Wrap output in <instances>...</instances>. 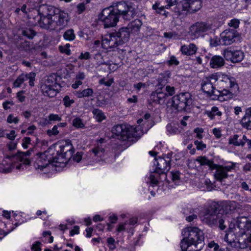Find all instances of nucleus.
I'll list each match as a JSON object with an SVG mask.
<instances>
[{
	"label": "nucleus",
	"mask_w": 251,
	"mask_h": 251,
	"mask_svg": "<svg viewBox=\"0 0 251 251\" xmlns=\"http://www.w3.org/2000/svg\"><path fill=\"white\" fill-rule=\"evenodd\" d=\"M206 113L211 120L214 119L216 116H221L222 114V112L219 110L218 108L216 106L212 107L210 111H206Z\"/></svg>",
	"instance_id": "37"
},
{
	"label": "nucleus",
	"mask_w": 251,
	"mask_h": 251,
	"mask_svg": "<svg viewBox=\"0 0 251 251\" xmlns=\"http://www.w3.org/2000/svg\"><path fill=\"white\" fill-rule=\"evenodd\" d=\"M172 179L173 181L180 179V172L178 171H172L171 172Z\"/></svg>",
	"instance_id": "52"
},
{
	"label": "nucleus",
	"mask_w": 251,
	"mask_h": 251,
	"mask_svg": "<svg viewBox=\"0 0 251 251\" xmlns=\"http://www.w3.org/2000/svg\"><path fill=\"white\" fill-rule=\"evenodd\" d=\"M59 133L58 130V126L55 125L51 129H48L47 131V134L50 137L54 135H57Z\"/></svg>",
	"instance_id": "45"
},
{
	"label": "nucleus",
	"mask_w": 251,
	"mask_h": 251,
	"mask_svg": "<svg viewBox=\"0 0 251 251\" xmlns=\"http://www.w3.org/2000/svg\"><path fill=\"white\" fill-rule=\"evenodd\" d=\"M127 225V222L124 223H120L119 224L117 228V231L120 232L125 231L126 229V226Z\"/></svg>",
	"instance_id": "59"
},
{
	"label": "nucleus",
	"mask_w": 251,
	"mask_h": 251,
	"mask_svg": "<svg viewBox=\"0 0 251 251\" xmlns=\"http://www.w3.org/2000/svg\"><path fill=\"white\" fill-rule=\"evenodd\" d=\"M38 12L40 16L53 17L56 12H58V8L52 5L43 4L39 6Z\"/></svg>",
	"instance_id": "24"
},
{
	"label": "nucleus",
	"mask_w": 251,
	"mask_h": 251,
	"mask_svg": "<svg viewBox=\"0 0 251 251\" xmlns=\"http://www.w3.org/2000/svg\"><path fill=\"white\" fill-rule=\"evenodd\" d=\"M58 75L52 74L48 76L41 85V90L43 95L50 98L55 97L61 90V85L57 82Z\"/></svg>",
	"instance_id": "9"
},
{
	"label": "nucleus",
	"mask_w": 251,
	"mask_h": 251,
	"mask_svg": "<svg viewBox=\"0 0 251 251\" xmlns=\"http://www.w3.org/2000/svg\"><path fill=\"white\" fill-rule=\"evenodd\" d=\"M210 66L213 68H218L221 67L225 64V60L223 58L220 56H213L210 62Z\"/></svg>",
	"instance_id": "30"
},
{
	"label": "nucleus",
	"mask_w": 251,
	"mask_h": 251,
	"mask_svg": "<svg viewBox=\"0 0 251 251\" xmlns=\"http://www.w3.org/2000/svg\"><path fill=\"white\" fill-rule=\"evenodd\" d=\"M19 165L18 160H13V155L7 156L5 159L2 161L0 166V169L2 173H8L10 172L14 168L16 169V166Z\"/></svg>",
	"instance_id": "23"
},
{
	"label": "nucleus",
	"mask_w": 251,
	"mask_h": 251,
	"mask_svg": "<svg viewBox=\"0 0 251 251\" xmlns=\"http://www.w3.org/2000/svg\"><path fill=\"white\" fill-rule=\"evenodd\" d=\"M48 119L50 121H60L61 117L58 115L50 114L48 116Z\"/></svg>",
	"instance_id": "53"
},
{
	"label": "nucleus",
	"mask_w": 251,
	"mask_h": 251,
	"mask_svg": "<svg viewBox=\"0 0 251 251\" xmlns=\"http://www.w3.org/2000/svg\"><path fill=\"white\" fill-rule=\"evenodd\" d=\"M223 54L227 61H230L232 63L239 62L244 57L243 51L231 48H227L224 50Z\"/></svg>",
	"instance_id": "16"
},
{
	"label": "nucleus",
	"mask_w": 251,
	"mask_h": 251,
	"mask_svg": "<svg viewBox=\"0 0 251 251\" xmlns=\"http://www.w3.org/2000/svg\"><path fill=\"white\" fill-rule=\"evenodd\" d=\"M214 75L217 84L225 87L220 90L221 95L218 97L219 100H228L237 96L239 87L235 78L222 73H215Z\"/></svg>",
	"instance_id": "6"
},
{
	"label": "nucleus",
	"mask_w": 251,
	"mask_h": 251,
	"mask_svg": "<svg viewBox=\"0 0 251 251\" xmlns=\"http://www.w3.org/2000/svg\"><path fill=\"white\" fill-rule=\"evenodd\" d=\"M248 113V112L246 110L245 114L241 120V124L243 127L251 130V115L248 114H250Z\"/></svg>",
	"instance_id": "33"
},
{
	"label": "nucleus",
	"mask_w": 251,
	"mask_h": 251,
	"mask_svg": "<svg viewBox=\"0 0 251 251\" xmlns=\"http://www.w3.org/2000/svg\"><path fill=\"white\" fill-rule=\"evenodd\" d=\"M240 22L239 20L233 19L230 21L228 25L230 27H233L234 28H237L239 27Z\"/></svg>",
	"instance_id": "50"
},
{
	"label": "nucleus",
	"mask_w": 251,
	"mask_h": 251,
	"mask_svg": "<svg viewBox=\"0 0 251 251\" xmlns=\"http://www.w3.org/2000/svg\"><path fill=\"white\" fill-rule=\"evenodd\" d=\"M103 141V139H100L97 146L92 150V153L94 155L93 157H96L95 159L97 161H104L108 163H112L115 159V155L111 152L106 154L104 153L105 149L102 145Z\"/></svg>",
	"instance_id": "11"
},
{
	"label": "nucleus",
	"mask_w": 251,
	"mask_h": 251,
	"mask_svg": "<svg viewBox=\"0 0 251 251\" xmlns=\"http://www.w3.org/2000/svg\"><path fill=\"white\" fill-rule=\"evenodd\" d=\"M91 57V55L89 52H81L78 57L79 59H89Z\"/></svg>",
	"instance_id": "57"
},
{
	"label": "nucleus",
	"mask_w": 251,
	"mask_h": 251,
	"mask_svg": "<svg viewBox=\"0 0 251 251\" xmlns=\"http://www.w3.org/2000/svg\"><path fill=\"white\" fill-rule=\"evenodd\" d=\"M38 23L40 26L42 28L50 30H54L53 17L40 16Z\"/></svg>",
	"instance_id": "26"
},
{
	"label": "nucleus",
	"mask_w": 251,
	"mask_h": 251,
	"mask_svg": "<svg viewBox=\"0 0 251 251\" xmlns=\"http://www.w3.org/2000/svg\"><path fill=\"white\" fill-rule=\"evenodd\" d=\"M93 89L88 88L82 91H76L75 95L78 98H82L93 96Z\"/></svg>",
	"instance_id": "36"
},
{
	"label": "nucleus",
	"mask_w": 251,
	"mask_h": 251,
	"mask_svg": "<svg viewBox=\"0 0 251 251\" xmlns=\"http://www.w3.org/2000/svg\"><path fill=\"white\" fill-rule=\"evenodd\" d=\"M214 74L203 78L201 82V89L209 97L214 96L213 99L218 100L221 96L220 90L215 88L216 81Z\"/></svg>",
	"instance_id": "10"
},
{
	"label": "nucleus",
	"mask_w": 251,
	"mask_h": 251,
	"mask_svg": "<svg viewBox=\"0 0 251 251\" xmlns=\"http://www.w3.org/2000/svg\"><path fill=\"white\" fill-rule=\"evenodd\" d=\"M36 75V73L32 72L29 73H22L14 81L13 87L15 88L20 87L22 84L27 79L29 80V85L31 87H33L34 86Z\"/></svg>",
	"instance_id": "18"
},
{
	"label": "nucleus",
	"mask_w": 251,
	"mask_h": 251,
	"mask_svg": "<svg viewBox=\"0 0 251 251\" xmlns=\"http://www.w3.org/2000/svg\"><path fill=\"white\" fill-rule=\"evenodd\" d=\"M162 87H164L163 90L164 92H166L167 94H168V96H172L175 94V89L174 87L170 86L169 85H167L165 86V85L162 84Z\"/></svg>",
	"instance_id": "41"
},
{
	"label": "nucleus",
	"mask_w": 251,
	"mask_h": 251,
	"mask_svg": "<svg viewBox=\"0 0 251 251\" xmlns=\"http://www.w3.org/2000/svg\"><path fill=\"white\" fill-rule=\"evenodd\" d=\"M30 43L27 41H24V42H22L19 45V48L21 50H29L30 49Z\"/></svg>",
	"instance_id": "47"
},
{
	"label": "nucleus",
	"mask_w": 251,
	"mask_h": 251,
	"mask_svg": "<svg viewBox=\"0 0 251 251\" xmlns=\"http://www.w3.org/2000/svg\"><path fill=\"white\" fill-rule=\"evenodd\" d=\"M119 40V43L122 45L126 43L130 37V31L128 28L123 27L120 28L118 31L114 32Z\"/></svg>",
	"instance_id": "25"
},
{
	"label": "nucleus",
	"mask_w": 251,
	"mask_h": 251,
	"mask_svg": "<svg viewBox=\"0 0 251 251\" xmlns=\"http://www.w3.org/2000/svg\"><path fill=\"white\" fill-rule=\"evenodd\" d=\"M85 5L84 3H81L77 6V10L78 14H81L85 10Z\"/></svg>",
	"instance_id": "61"
},
{
	"label": "nucleus",
	"mask_w": 251,
	"mask_h": 251,
	"mask_svg": "<svg viewBox=\"0 0 251 251\" xmlns=\"http://www.w3.org/2000/svg\"><path fill=\"white\" fill-rule=\"evenodd\" d=\"M92 113L94 114L96 120L99 122H101L106 118L102 111L98 108L94 109L92 111Z\"/></svg>",
	"instance_id": "38"
},
{
	"label": "nucleus",
	"mask_w": 251,
	"mask_h": 251,
	"mask_svg": "<svg viewBox=\"0 0 251 251\" xmlns=\"http://www.w3.org/2000/svg\"><path fill=\"white\" fill-rule=\"evenodd\" d=\"M198 48L196 45L193 43H190L189 45H184L181 47L180 51L182 54L186 55H192L197 52Z\"/></svg>",
	"instance_id": "29"
},
{
	"label": "nucleus",
	"mask_w": 251,
	"mask_h": 251,
	"mask_svg": "<svg viewBox=\"0 0 251 251\" xmlns=\"http://www.w3.org/2000/svg\"><path fill=\"white\" fill-rule=\"evenodd\" d=\"M68 21V13L58 9V12H56L53 16L54 30L56 29L58 27L60 29L62 28L67 25Z\"/></svg>",
	"instance_id": "20"
},
{
	"label": "nucleus",
	"mask_w": 251,
	"mask_h": 251,
	"mask_svg": "<svg viewBox=\"0 0 251 251\" xmlns=\"http://www.w3.org/2000/svg\"><path fill=\"white\" fill-rule=\"evenodd\" d=\"M229 165H218L217 170L214 175V178L217 181L222 182L224 179L228 177L227 173L235 170L236 163L234 162H230Z\"/></svg>",
	"instance_id": "15"
},
{
	"label": "nucleus",
	"mask_w": 251,
	"mask_h": 251,
	"mask_svg": "<svg viewBox=\"0 0 251 251\" xmlns=\"http://www.w3.org/2000/svg\"><path fill=\"white\" fill-rule=\"evenodd\" d=\"M247 142V136L242 134H234L228 139V144L234 146L244 147Z\"/></svg>",
	"instance_id": "27"
},
{
	"label": "nucleus",
	"mask_w": 251,
	"mask_h": 251,
	"mask_svg": "<svg viewBox=\"0 0 251 251\" xmlns=\"http://www.w3.org/2000/svg\"><path fill=\"white\" fill-rule=\"evenodd\" d=\"M19 121L18 117H14L12 114H10L8 116L7 118V122L8 123L17 124Z\"/></svg>",
	"instance_id": "49"
},
{
	"label": "nucleus",
	"mask_w": 251,
	"mask_h": 251,
	"mask_svg": "<svg viewBox=\"0 0 251 251\" xmlns=\"http://www.w3.org/2000/svg\"><path fill=\"white\" fill-rule=\"evenodd\" d=\"M74 152L73 147L70 142H65V145L60 146V150L57 151V155L48 158L45 154H41L34 164L36 169L43 171L51 164L57 166V164H65L72 157Z\"/></svg>",
	"instance_id": "3"
},
{
	"label": "nucleus",
	"mask_w": 251,
	"mask_h": 251,
	"mask_svg": "<svg viewBox=\"0 0 251 251\" xmlns=\"http://www.w3.org/2000/svg\"><path fill=\"white\" fill-rule=\"evenodd\" d=\"M236 203L234 201H212L200 213V217L203 223L212 227H218L221 230L226 227L223 218L219 214H227L235 210Z\"/></svg>",
	"instance_id": "1"
},
{
	"label": "nucleus",
	"mask_w": 251,
	"mask_h": 251,
	"mask_svg": "<svg viewBox=\"0 0 251 251\" xmlns=\"http://www.w3.org/2000/svg\"><path fill=\"white\" fill-rule=\"evenodd\" d=\"M73 125L77 128H83L84 127V124L79 118H75L73 120Z\"/></svg>",
	"instance_id": "44"
},
{
	"label": "nucleus",
	"mask_w": 251,
	"mask_h": 251,
	"mask_svg": "<svg viewBox=\"0 0 251 251\" xmlns=\"http://www.w3.org/2000/svg\"><path fill=\"white\" fill-rule=\"evenodd\" d=\"M102 47L106 50H113V49L121 45L114 32L107 35L102 39L101 43Z\"/></svg>",
	"instance_id": "21"
},
{
	"label": "nucleus",
	"mask_w": 251,
	"mask_h": 251,
	"mask_svg": "<svg viewBox=\"0 0 251 251\" xmlns=\"http://www.w3.org/2000/svg\"><path fill=\"white\" fill-rule=\"evenodd\" d=\"M142 25L141 20L139 19H135V20L130 22L126 27L130 31V32H136L138 31Z\"/></svg>",
	"instance_id": "31"
},
{
	"label": "nucleus",
	"mask_w": 251,
	"mask_h": 251,
	"mask_svg": "<svg viewBox=\"0 0 251 251\" xmlns=\"http://www.w3.org/2000/svg\"><path fill=\"white\" fill-rule=\"evenodd\" d=\"M237 227L241 229L240 235L243 241H235L232 233L226 234L225 236V241L228 245L235 249H244L248 247L249 243H251V221L248 220L245 217H240L237 218L236 221Z\"/></svg>",
	"instance_id": "5"
},
{
	"label": "nucleus",
	"mask_w": 251,
	"mask_h": 251,
	"mask_svg": "<svg viewBox=\"0 0 251 251\" xmlns=\"http://www.w3.org/2000/svg\"><path fill=\"white\" fill-rule=\"evenodd\" d=\"M156 90L152 92L150 96V100L152 102L158 104H162L165 102L168 97V94L163 90L162 84L159 82Z\"/></svg>",
	"instance_id": "19"
},
{
	"label": "nucleus",
	"mask_w": 251,
	"mask_h": 251,
	"mask_svg": "<svg viewBox=\"0 0 251 251\" xmlns=\"http://www.w3.org/2000/svg\"><path fill=\"white\" fill-rule=\"evenodd\" d=\"M211 28V26L205 23H197L190 27L189 34L193 39L198 38L203 32Z\"/></svg>",
	"instance_id": "17"
},
{
	"label": "nucleus",
	"mask_w": 251,
	"mask_h": 251,
	"mask_svg": "<svg viewBox=\"0 0 251 251\" xmlns=\"http://www.w3.org/2000/svg\"><path fill=\"white\" fill-rule=\"evenodd\" d=\"M166 2L167 3V4L165 5L166 8L169 9L171 6L176 5L177 8L178 9L177 11L181 10V6H178L179 3L177 2L176 0L173 1V0H166Z\"/></svg>",
	"instance_id": "43"
},
{
	"label": "nucleus",
	"mask_w": 251,
	"mask_h": 251,
	"mask_svg": "<svg viewBox=\"0 0 251 251\" xmlns=\"http://www.w3.org/2000/svg\"><path fill=\"white\" fill-rule=\"evenodd\" d=\"M178 6H181V10H176V12L179 15L182 14L183 11L193 13L201 8L202 1L201 0H183L179 3Z\"/></svg>",
	"instance_id": "12"
},
{
	"label": "nucleus",
	"mask_w": 251,
	"mask_h": 251,
	"mask_svg": "<svg viewBox=\"0 0 251 251\" xmlns=\"http://www.w3.org/2000/svg\"><path fill=\"white\" fill-rule=\"evenodd\" d=\"M196 161L199 162L201 166H207L211 171L217 170L218 164H215L212 160L208 159L205 156H198Z\"/></svg>",
	"instance_id": "28"
},
{
	"label": "nucleus",
	"mask_w": 251,
	"mask_h": 251,
	"mask_svg": "<svg viewBox=\"0 0 251 251\" xmlns=\"http://www.w3.org/2000/svg\"><path fill=\"white\" fill-rule=\"evenodd\" d=\"M136 14V9L131 3L120 1L103 9L99 15V20L106 28L115 26L120 17L125 21H130Z\"/></svg>",
	"instance_id": "2"
},
{
	"label": "nucleus",
	"mask_w": 251,
	"mask_h": 251,
	"mask_svg": "<svg viewBox=\"0 0 251 251\" xmlns=\"http://www.w3.org/2000/svg\"><path fill=\"white\" fill-rule=\"evenodd\" d=\"M82 155L81 152H77L76 155L73 158L74 160L77 162H79L81 160Z\"/></svg>",
	"instance_id": "64"
},
{
	"label": "nucleus",
	"mask_w": 251,
	"mask_h": 251,
	"mask_svg": "<svg viewBox=\"0 0 251 251\" xmlns=\"http://www.w3.org/2000/svg\"><path fill=\"white\" fill-rule=\"evenodd\" d=\"M41 243L39 241H36L33 244L31 248L32 251H41L40 248Z\"/></svg>",
	"instance_id": "55"
},
{
	"label": "nucleus",
	"mask_w": 251,
	"mask_h": 251,
	"mask_svg": "<svg viewBox=\"0 0 251 251\" xmlns=\"http://www.w3.org/2000/svg\"><path fill=\"white\" fill-rule=\"evenodd\" d=\"M205 251H230L227 248H220L219 245L214 241L209 242L205 249Z\"/></svg>",
	"instance_id": "34"
},
{
	"label": "nucleus",
	"mask_w": 251,
	"mask_h": 251,
	"mask_svg": "<svg viewBox=\"0 0 251 251\" xmlns=\"http://www.w3.org/2000/svg\"><path fill=\"white\" fill-rule=\"evenodd\" d=\"M213 133L217 138H219L222 136L221 130L219 128H214L213 129Z\"/></svg>",
	"instance_id": "63"
},
{
	"label": "nucleus",
	"mask_w": 251,
	"mask_h": 251,
	"mask_svg": "<svg viewBox=\"0 0 251 251\" xmlns=\"http://www.w3.org/2000/svg\"><path fill=\"white\" fill-rule=\"evenodd\" d=\"M222 38H218V37H214L210 38L209 42L210 45L212 47H217L219 45H222Z\"/></svg>",
	"instance_id": "42"
},
{
	"label": "nucleus",
	"mask_w": 251,
	"mask_h": 251,
	"mask_svg": "<svg viewBox=\"0 0 251 251\" xmlns=\"http://www.w3.org/2000/svg\"><path fill=\"white\" fill-rule=\"evenodd\" d=\"M31 139L29 137H25L23 139L22 146L24 148H27V145L30 143Z\"/></svg>",
	"instance_id": "58"
},
{
	"label": "nucleus",
	"mask_w": 251,
	"mask_h": 251,
	"mask_svg": "<svg viewBox=\"0 0 251 251\" xmlns=\"http://www.w3.org/2000/svg\"><path fill=\"white\" fill-rule=\"evenodd\" d=\"M184 238L181 240V251H200L204 245V234L196 227L189 226L183 229Z\"/></svg>",
	"instance_id": "4"
},
{
	"label": "nucleus",
	"mask_w": 251,
	"mask_h": 251,
	"mask_svg": "<svg viewBox=\"0 0 251 251\" xmlns=\"http://www.w3.org/2000/svg\"><path fill=\"white\" fill-rule=\"evenodd\" d=\"M164 37L169 39H176L178 38V35L176 32H164Z\"/></svg>",
	"instance_id": "46"
},
{
	"label": "nucleus",
	"mask_w": 251,
	"mask_h": 251,
	"mask_svg": "<svg viewBox=\"0 0 251 251\" xmlns=\"http://www.w3.org/2000/svg\"><path fill=\"white\" fill-rule=\"evenodd\" d=\"M6 137L11 140H13L15 139L16 137V134H15V130H11L9 133H7L6 135Z\"/></svg>",
	"instance_id": "62"
},
{
	"label": "nucleus",
	"mask_w": 251,
	"mask_h": 251,
	"mask_svg": "<svg viewBox=\"0 0 251 251\" xmlns=\"http://www.w3.org/2000/svg\"><path fill=\"white\" fill-rule=\"evenodd\" d=\"M25 93L24 91L21 90L17 93V98L21 102H23L25 100V97L24 95Z\"/></svg>",
	"instance_id": "54"
},
{
	"label": "nucleus",
	"mask_w": 251,
	"mask_h": 251,
	"mask_svg": "<svg viewBox=\"0 0 251 251\" xmlns=\"http://www.w3.org/2000/svg\"><path fill=\"white\" fill-rule=\"evenodd\" d=\"M156 163H154L156 168L154 172L158 174L164 175L166 178V172H168L170 168L168 161L163 157H159L156 159Z\"/></svg>",
	"instance_id": "22"
},
{
	"label": "nucleus",
	"mask_w": 251,
	"mask_h": 251,
	"mask_svg": "<svg viewBox=\"0 0 251 251\" xmlns=\"http://www.w3.org/2000/svg\"><path fill=\"white\" fill-rule=\"evenodd\" d=\"M193 102L192 96L188 92L181 93L176 95L167 102V108H171L176 111L189 112Z\"/></svg>",
	"instance_id": "8"
},
{
	"label": "nucleus",
	"mask_w": 251,
	"mask_h": 251,
	"mask_svg": "<svg viewBox=\"0 0 251 251\" xmlns=\"http://www.w3.org/2000/svg\"><path fill=\"white\" fill-rule=\"evenodd\" d=\"M19 35L26 37L29 39H32L36 35V32L29 27L23 28L19 31Z\"/></svg>",
	"instance_id": "32"
},
{
	"label": "nucleus",
	"mask_w": 251,
	"mask_h": 251,
	"mask_svg": "<svg viewBox=\"0 0 251 251\" xmlns=\"http://www.w3.org/2000/svg\"><path fill=\"white\" fill-rule=\"evenodd\" d=\"M160 174L156 173V174H153L151 173L149 177L148 178L149 181H148L147 182H149L150 185L152 187L157 186L158 184V179L160 177Z\"/></svg>",
	"instance_id": "39"
},
{
	"label": "nucleus",
	"mask_w": 251,
	"mask_h": 251,
	"mask_svg": "<svg viewBox=\"0 0 251 251\" xmlns=\"http://www.w3.org/2000/svg\"><path fill=\"white\" fill-rule=\"evenodd\" d=\"M194 144L196 146V148L198 150L202 151L206 148V145L202 141L196 140L194 142Z\"/></svg>",
	"instance_id": "48"
},
{
	"label": "nucleus",
	"mask_w": 251,
	"mask_h": 251,
	"mask_svg": "<svg viewBox=\"0 0 251 251\" xmlns=\"http://www.w3.org/2000/svg\"><path fill=\"white\" fill-rule=\"evenodd\" d=\"M63 38L65 40L72 41L75 40V35L73 29L67 30L63 34Z\"/></svg>",
	"instance_id": "40"
},
{
	"label": "nucleus",
	"mask_w": 251,
	"mask_h": 251,
	"mask_svg": "<svg viewBox=\"0 0 251 251\" xmlns=\"http://www.w3.org/2000/svg\"><path fill=\"white\" fill-rule=\"evenodd\" d=\"M166 130L168 134L175 135L181 132V129L179 128L178 125L175 124H168L166 126Z\"/></svg>",
	"instance_id": "35"
},
{
	"label": "nucleus",
	"mask_w": 251,
	"mask_h": 251,
	"mask_svg": "<svg viewBox=\"0 0 251 251\" xmlns=\"http://www.w3.org/2000/svg\"><path fill=\"white\" fill-rule=\"evenodd\" d=\"M59 50L61 52L65 53L68 55L71 54V50L67 47L60 46Z\"/></svg>",
	"instance_id": "60"
},
{
	"label": "nucleus",
	"mask_w": 251,
	"mask_h": 251,
	"mask_svg": "<svg viewBox=\"0 0 251 251\" xmlns=\"http://www.w3.org/2000/svg\"><path fill=\"white\" fill-rule=\"evenodd\" d=\"M168 63L170 65H175L176 66L178 65L179 63L176 58L174 55L170 57Z\"/></svg>",
	"instance_id": "56"
},
{
	"label": "nucleus",
	"mask_w": 251,
	"mask_h": 251,
	"mask_svg": "<svg viewBox=\"0 0 251 251\" xmlns=\"http://www.w3.org/2000/svg\"><path fill=\"white\" fill-rule=\"evenodd\" d=\"M139 127H133L128 125H117L113 126L112 133L113 137L122 141L135 142L141 137V132H138Z\"/></svg>",
	"instance_id": "7"
},
{
	"label": "nucleus",
	"mask_w": 251,
	"mask_h": 251,
	"mask_svg": "<svg viewBox=\"0 0 251 251\" xmlns=\"http://www.w3.org/2000/svg\"><path fill=\"white\" fill-rule=\"evenodd\" d=\"M63 101L66 107H70L75 102L73 100H71L68 96H66L63 98Z\"/></svg>",
	"instance_id": "51"
},
{
	"label": "nucleus",
	"mask_w": 251,
	"mask_h": 251,
	"mask_svg": "<svg viewBox=\"0 0 251 251\" xmlns=\"http://www.w3.org/2000/svg\"><path fill=\"white\" fill-rule=\"evenodd\" d=\"M33 149H30L26 152L18 151L17 154L13 155V160H18L19 165L16 166V169L23 171L30 165V160L28 156H30Z\"/></svg>",
	"instance_id": "13"
},
{
	"label": "nucleus",
	"mask_w": 251,
	"mask_h": 251,
	"mask_svg": "<svg viewBox=\"0 0 251 251\" xmlns=\"http://www.w3.org/2000/svg\"><path fill=\"white\" fill-rule=\"evenodd\" d=\"M222 38V45H230L239 40L240 36L238 32L234 29H227L220 34Z\"/></svg>",
	"instance_id": "14"
}]
</instances>
